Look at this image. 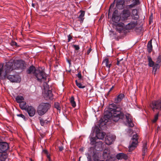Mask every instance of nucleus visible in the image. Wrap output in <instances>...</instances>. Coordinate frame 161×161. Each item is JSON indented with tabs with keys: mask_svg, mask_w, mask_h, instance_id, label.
Here are the masks:
<instances>
[{
	"mask_svg": "<svg viewBox=\"0 0 161 161\" xmlns=\"http://www.w3.org/2000/svg\"><path fill=\"white\" fill-rule=\"evenodd\" d=\"M116 157L118 159H124L126 160L128 158L126 154L123 153H120L117 154Z\"/></svg>",
	"mask_w": 161,
	"mask_h": 161,
	"instance_id": "obj_23",
	"label": "nucleus"
},
{
	"mask_svg": "<svg viewBox=\"0 0 161 161\" xmlns=\"http://www.w3.org/2000/svg\"><path fill=\"white\" fill-rule=\"evenodd\" d=\"M127 1H131V4L126 6L127 9H131L135 8L140 4L139 0H126Z\"/></svg>",
	"mask_w": 161,
	"mask_h": 161,
	"instance_id": "obj_12",
	"label": "nucleus"
},
{
	"mask_svg": "<svg viewBox=\"0 0 161 161\" xmlns=\"http://www.w3.org/2000/svg\"><path fill=\"white\" fill-rule=\"evenodd\" d=\"M43 96L46 100H52L53 98V94L50 90H48L47 92H45L43 94Z\"/></svg>",
	"mask_w": 161,
	"mask_h": 161,
	"instance_id": "obj_16",
	"label": "nucleus"
},
{
	"mask_svg": "<svg viewBox=\"0 0 161 161\" xmlns=\"http://www.w3.org/2000/svg\"><path fill=\"white\" fill-rule=\"evenodd\" d=\"M138 136L136 134V135H134L133 136V137L131 138V141H134V142L136 141V142H138Z\"/></svg>",
	"mask_w": 161,
	"mask_h": 161,
	"instance_id": "obj_35",
	"label": "nucleus"
},
{
	"mask_svg": "<svg viewBox=\"0 0 161 161\" xmlns=\"http://www.w3.org/2000/svg\"><path fill=\"white\" fill-rule=\"evenodd\" d=\"M80 14L79 17V18L80 19L81 21H83L84 18L83 17L84 16L85 12L84 11H80Z\"/></svg>",
	"mask_w": 161,
	"mask_h": 161,
	"instance_id": "obj_34",
	"label": "nucleus"
},
{
	"mask_svg": "<svg viewBox=\"0 0 161 161\" xmlns=\"http://www.w3.org/2000/svg\"><path fill=\"white\" fill-rule=\"evenodd\" d=\"M51 105L48 103H42L39 105L37 109V112L40 116L45 114L50 108Z\"/></svg>",
	"mask_w": 161,
	"mask_h": 161,
	"instance_id": "obj_4",
	"label": "nucleus"
},
{
	"mask_svg": "<svg viewBox=\"0 0 161 161\" xmlns=\"http://www.w3.org/2000/svg\"><path fill=\"white\" fill-rule=\"evenodd\" d=\"M109 63H110V62L109 61L108 59L107 58L105 59L103 62V63L105 64L106 67H108Z\"/></svg>",
	"mask_w": 161,
	"mask_h": 161,
	"instance_id": "obj_37",
	"label": "nucleus"
},
{
	"mask_svg": "<svg viewBox=\"0 0 161 161\" xmlns=\"http://www.w3.org/2000/svg\"><path fill=\"white\" fill-rule=\"evenodd\" d=\"M26 111L30 117L33 116L35 113V109L32 106H28V108L25 110Z\"/></svg>",
	"mask_w": 161,
	"mask_h": 161,
	"instance_id": "obj_15",
	"label": "nucleus"
},
{
	"mask_svg": "<svg viewBox=\"0 0 161 161\" xmlns=\"http://www.w3.org/2000/svg\"><path fill=\"white\" fill-rule=\"evenodd\" d=\"M17 116L19 117H21L23 118L25 120V116L22 114H17Z\"/></svg>",
	"mask_w": 161,
	"mask_h": 161,
	"instance_id": "obj_43",
	"label": "nucleus"
},
{
	"mask_svg": "<svg viewBox=\"0 0 161 161\" xmlns=\"http://www.w3.org/2000/svg\"><path fill=\"white\" fill-rule=\"evenodd\" d=\"M9 148V145L7 142H1V143H0V153L5 152Z\"/></svg>",
	"mask_w": 161,
	"mask_h": 161,
	"instance_id": "obj_13",
	"label": "nucleus"
},
{
	"mask_svg": "<svg viewBox=\"0 0 161 161\" xmlns=\"http://www.w3.org/2000/svg\"><path fill=\"white\" fill-rule=\"evenodd\" d=\"M118 11L117 10L115 9L114 12L112 17V20L113 22L117 23L120 20L121 17L118 14Z\"/></svg>",
	"mask_w": 161,
	"mask_h": 161,
	"instance_id": "obj_10",
	"label": "nucleus"
},
{
	"mask_svg": "<svg viewBox=\"0 0 161 161\" xmlns=\"http://www.w3.org/2000/svg\"><path fill=\"white\" fill-rule=\"evenodd\" d=\"M129 9H124L122 12L121 16V20H125L128 19L129 17H130V13Z\"/></svg>",
	"mask_w": 161,
	"mask_h": 161,
	"instance_id": "obj_11",
	"label": "nucleus"
},
{
	"mask_svg": "<svg viewBox=\"0 0 161 161\" xmlns=\"http://www.w3.org/2000/svg\"><path fill=\"white\" fill-rule=\"evenodd\" d=\"M124 96L125 95L123 94H120L116 97L115 98L114 102L116 103H119L122 100Z\"/></svg>",
	"mask_w": 161,
	"mask_h": 161,
	"instance_id": "obj_22",
	"label": "nucleus"
},
{
	"mask_svg": "<svg viewBox=\"0 0 161 161\" xmlns=\"http://www.w3.org/2000/svg\"><path fill=\"white\" fill-rule=\"evenodd\" d=\"M7 157V155L6 154H0V161H5Z\"/></svg>",
	"mask_w": 161,
	"mask_h": 161,
	"instance_id": "obj_28",
	"label": "nucleus"
},
{
	"mask_svg": "<svg viewBox=\"0 0 161 161\" xmlns=\"http://www.w3.org/2000/svg\"><path fill=\"white\" fill-rule=\"evenodd\" d=\"M12 62H9L6 63L3 66V65L0 64V78L3 80L5 79L10 72L13 70Z\"/></svg>",
	"mask_w": 161,
	"mask_h": 161,
	"instance_id": "obj_2",
	"label": "nucleus"
},
{
	"mask_svg": "<svg viewBox=\"0 0 161 161\" xmlns=\"http://www.w3.org/2000/svg\"><path fill=\"white\" fill-rule=\"evenodd\" d=\"M19 105L21 109L25 110L27 108L28 106H29L27 104L26 102L23 101L19 103Z\"/></svg>",
	"mask_w": 161,
	"mask_h": 161,
	"instance_id": "obj_25",
	"label": "nucleus"
},
{
	"mask_svg": "<svg viewBox=\"0 0 161 161\" xmlns=\"http://www.w3.org/2000/svg\"><path fill=\"white\" fill-rule=\"evenodd\" d=\"M115 5V2L114 1L112 3L109 7V11H108V15H109V14L111 13L113 11V9H114L113 8Z\"/></svg>",
	"mask_w": 161,
	"mask_h": 161,
	"instance_id": "obj_33",
	"label": "nucleus"
},
{
	"mask_svg": "<svg viewBox=\"0 0 161 161\" xmlns=\"http://www.w3.org/2000/svg\"><path fill=\"white\" fill-rule=\"evenodd\" d=\"M37 70V69H36L35 67L33 65H31L27 69L26 72L28 74H33L34 75L36 72V71Z\"/></svg>",
	"mask_w": 161,
	"mask_h": 161,
	"instance_id": "obj_17",
	"label": "nucleus"
},
{
	"mask_svg": "<svg viewBox=\"0 0 161 161\" xmlns=\"http://www.w3.org/2000/svg\"><path fill=\"white\" fill-rule=\"evenodd\" d=\"M73 47L76 50H78L80 49V47L78 45H73Z\"/></svg>",
	"mask_w": 161,
	"mask_h": 161,
	"instance_id": "obj_44",
	"label": "nucleus"
},
{
	"mask_svg": "<svg viewBox=\"0 0 161 161\" xmlns=\"http://www.w3.org/2000/svg\"><path fill=\"white\" fill-rule=\"evenodd\" d=\"M138 142L130 141V145L129 146V152H131L136 147Z\"/></svg>",
	"mask_w": 161,
	"mask_h": 161,
	"instance_id": "obj_18",
	"label": "nucleus"
},
{
	"mask_svg": "<svg viewBox=\"0 0 161 161\" xmlns=\"http://www.w3.org/2000/svg\"><path fill=\"white\" fill-rule=\"evenodd\" d=\"M115 136L113 135L107 136L105 138V143L106 144L110 145L114 141Z\"/></svg>",
	"mask_w": 161,
	"mask_h": 161,
	"instance_id": "obj_14",
	"label": "nucleus"
},
{
	"mask_svg": "<svg viewBox=\"0 0 161 161\" xmlns=\"http://www.w3.org/2000/svg\"><path fill=\"white\" fill-rule=\"evenodd\" d=\"M40 122L41 125L42 126H43L44 125L45 123V120H44L41 117H39L38 118Z\"/></svg>",
	"mask_w": 161,
	"mask_h": 161,
	"instance_id": "obj_36",
	"label": "nucleus"
},
{
	"mask_svg": "<svg viewBox=\"0 0 161 161\" xmlns=\"http://www.w3.org/2000/svg\"><path fill=\"white\" fill-rule=\"evenodd\" d=\"M80 161V159H79V161Z\"/></svg>",
	"mask_w": 161,
	"mask_h": 161,
	"instance_id": "obj_58",
	"label": "nucleus"
},
{
	"mask_svg": "<svg viewBox=\"0 0 161 161\" xmlns=\"http://www.w3.org/2000/svg\"><path fill=\"white\" fill-rule=\"evenodd\" d=\"M152 39L150 40L147 43V51L149 53H151L153 50V46L152 45Z\"/></svg>",
	"mask_w": 161,
	"mask_h": 161,
	"instance_id": "obj_24",
	"label": "nucleus"
},
{
	"mask_svg": "<svg viewBox=\"0 0 161 161\" xmlns=\"http://www.w3.org/2000/svg\"><path fill=\"white\" fill-rule=\"evenodd\" d=\"M12 66L13 70V69H24L26 67V64L24 61L22 60H17L14 62V63Z\"/></svg>",
	"mask_w": 161,
	"mask_h": 161,
	"instance_id": "obj_6",
	"label": "nucleus"
},
{
	"mask_svg": "<svg viewBox=\"0 0 161 161\" xmlns=\"http://www.w3.org/2000/svg\"><path fill=\"white\" fill-rule=\"evenodd\" d=\"M114 86H113L110 89V90L108 92V94L113 89V88H114Z\"/></svg>",
	"mask_w": 161,
	"mask_h": 161,
	"instance_id": "obj_52",
	"label": "nucleus"
},
{
	"mask_svg": "<svg viewBox=\"0 0 161 161\" xmlns=\"http://www.w3.org/2000/svg\"><path fill=\"white\" fill-rule=\"evenodd\" d=\"M148 61V65L150 67H153L154 65L155 64L154 62H153L151 58L149 56H147Z\"/></svg>",
	"mask_w": 161,
	"mask_h": 161,
	"instance_id": "obj_26",
	"label": "nucleus"
},
{
	"mask_svg": "<svg viewBox=\"0 0 161 161\" xmlns=\"http://www.w3.org/2000/svg\"><path fill=\"white\" fill-rule=\"evenodd\" d=\"M59 151H61L64 149V147L63 146H60L58 147Z\"/></svg>",
	"mask_w": 161,
	"mask_h": 161,
	"instance_id": "obj_48",
	"label": "nucleus"
},
{
	"mask_svg": "<svg viewBox=\"0 0 161 161\" xmlns=\"http://www.w3.org/2000/svg\"><path fill=\"white\" fill-rule=\"evenodd\" d=\"M123 111L121 106L114 103L109 104L108 108L105 109L103 118H101L100 120L101 123L106 125L108 120H112L117 122L119 119H124L125 118L128 126L133 127L134 125L132 122L131 116L129 114H125Z\"/></svg>",
	"mask_w": 161,
	"mask_h": 161,
	"instance_id": "obj_1",
	"label": "nucleus"
},
{
	"mask_svg": "<svg viewBox=\"0 0 161 161\" xmlns=\"http://www.w3.org/2000/svg\"><path fill=\"white\" fill-rule=\"evenodd\" d=\"M151 107L153 111L155 109H160L161 111V100L153 101Z\"/></svg>",
	"mask_w": 161,
	"mask_h": 161,
	"instance_id": "obj_9",
	"label": "nucleus"
},
{
	"mask_svg": "<svg viewBox=\"0 0 161 161\" xmlns=\"http://www.w3.org/2000/svg\"><path fill=\"white\" fill-rule=\"evenodd\" d=\"M68 62L69 63H70V62L69 61V60H68Z\"/></svg>",
	"mask_w": 161,
	"mask_h": 161,
	"instance_id": "obj_57",
	"label": "nucleus"
},
{
	"mask_svg": "<svg viewBox=\"0 0 161 161\" xmlns=\"http://www.w3.org/2000/svg\"><path fill=\"white\" fill-rule=\"evenodd\" d=\"M108 153V151L106 150H104L103 151V158H104L106 157H107V154Z\"/></svg>",
	"mask_w": 161,
	"mask_h": 161,
	"instance_id": "obj_41",
	"label": "nucleus"
},
{
	"mask_svg": "<svg viewBox=\"0 0 161 161\" xmlns=\"http://www.w3.org/2000/svg\"><path fill=\"white\" fill-rule=\"evenodd\" d=\"M76 85L80 88H84L85 87V86H83L80 82H78L77 80L75 81Z\"/></svg>",
	"mask_w": 161,
	"mask_h": 161,
	"instance_id": "obj_32",
	"label": "nucleus"
},
{
	"mask_svg": "<svg viewBox=\"0 0 161 161\" xmlns=\"http://www.w3.org/2000/svg\"><path fill=\"white\" fill-rule=\"evenodd\" d=\"M112 64L111 62H110V63L108 64V71L109 72L110 71V68L111 67V66H112Z\"/></svg>",
	"mask_w": 161,
	"mask_h": 161,
	"instance_id": "obj_46",
	"label": "nucleus"
},
{
	"mask_svg": "<svg viewBox=\"0 0 161 161\" xmlns=\"http://www.w3.org/2000/svg\"><path fill=\"white\" fill-rule=\"evenodd\" d=\"M70 103L72 106L74 108L76 106V104L75 102L74 101V97L72 96L70 99Z\"/></svg>",
	"mask_w": 161,
	"mask_h": 161,
	"instance_id": "obj_30",
	"label": "nucleus"
},
{
	"mask_svg": "<svg viewBox=\"0 0 161 161\" xmlns=\"http://www.w3.org/2000/svg\"><path fill=\"white\" fill-rule=\"evenodd\" d=\"M71 39H72V36L70 35H69L68 36V42H69Z\"/></svg>",
	"mask_w": 161,
	"mask_h": 161,
	"instance_id": "obj_47",
	"label": "nucleus"
},
{
	"mask_svg": "<svg viewBox=\"0 0 161 161\" xmlns=\"http://www.w3.org/2000/svg\"><path fill=\"white\" fill-rule=\"evenodd\" d=\"M43 153H45L46 154H48V152H47V150H43Z\"/></svg>",
	"mask_w": 161,
	"mask_h": 161,
	"instance_id": "obj_53",
	"label": "nucleus"
},
{
	"mask_svg": "<svg viewBox=\"0 0 161 161\" xmlns=\"http://www.w3.org/2000/svg\"><path fill=\"white\" fill-rule=\"evenodd\" d=\"M147 150V143H145L143 146L142 148V155L143 156H144L145 155V153H146Z\"/></svg>",
	"mask_w": 161,
	"mask_h": 161,
	"instance_id": "obj_29",
	"label": "nucleus"
},
{
	"mask_svg": "<svg viewBox=\"0 0 161 161\" xmlns=\"http://www.w3.org/2000/svg\"><path fill=\"white\" fill-rule=\"evenodd\" d=\"M54 106V108H56L58 111H59V112H60L61 111V107L59 103L58 102L55 103Z\"/></svg>",
	"mask_w": 161,
	"mask_h": 161,
	"instance_id": "obj_31",
	"label": "nucleus"
},
{
	"mask_svg": "<svg viewBox=\"0 0 161 161\" xmlns=\"http://www.w3.org/2000/svg\"><path fill=\"white\" fill-rule=\"evenodd\" d=\"M11 45L12 46H15L17 47H19V46L17 44V43L16 42L14 41H12L11 42Z\"/></svg>",
	"mask_w": 161,
	"mask_h": 161,
	"instance_id": "obj_42",
	"label": "nucleus"
},
{
	"mask_svg": "<svg viewBox=\"0 0 161 161\" xmlns=\"http://www.w3.org/2000/svg\"><path fill=\"white\" fill-rule=\"evenodd\" d=\"M123 60V59H121L120 60H119L118 59L117 60V65H119V62H120L122 60Z\"/></svg>",
	"mask_w": 161,
	"mask_h": 161,
	"instance_id": "obj_49",
	"label": "nucleus"
},
{
	"mask_svg": "<svg viewBox=\"0 0 161 161\" xmlns=\"http://www.w3.org/2000/svg\"><path fill=\"white\" fill-rule=\"evenodd\" d=\"M88 161H92L91 157H87Z\"/></svg>",
	"mask_w": 161,
	"mask_h": 161,
	"instance_id": "obj_54",
	"label": "nucleus"
},
{
	"mask_svg": "<svg viewBox=\"0 0 161 161\" xmlns=\"http://www.w3.org/2000/svg\"><path fill=\"white\" fill-rule=\"evenodd\" d=\"M156 64H158L161 62V55H159L156 61Z\"/></svg>",
	"mask_w": 161,
	"mask_h": 161,
	"instance_id": "obj_40",
	"label": "nucleus"
},
{
	"mask_svg": "<svg viewBox=\"0 0 161 161\" xmlns=\"http://www.w3.org/2000/svg\"><path fill=\"white\" fill-rule=\"evenodd\" d=\"M106 134L105 132H100V130L99 128H97L96 130V135L95 137H92L90 138V140L91 141L90 143L92 145L95 144V149H97V144H98L99 147H101L102 144L101 142V143L100 144V142L99 143L96 142V138H97L98 139L103 140L104 137V136Z\"/></svg>",
	"mask_w": 161,
	"mask_h": 161,
	"instance_id": "obj_3",
	"label": "nucleus"
},
{
	"mask_svg": "<svg viewBox=\"0 0 161 161\" xmlns=\"http://www.w3.org/2000/svg\"><path fill=\"white\" fill-rule=\"evenodd\" d=\"M158 113H157L154 116V119L152 120L153 123H155L158 120Z\"/></svg>",
	"mask_w": 161,
	"mask_h": 161,
	"instance_id": "obj_39",
	"label": "nucleus"
},
{
	"mask_svg": "<svg viewBox=\"0 0 161 161\" xmlns=\"http://www.w3.org/2000/svg\"><path fill=\"white\" fill-rule=\"evenodd\" d=\"M6 78L12 82H19L21 80L20 77L18 74L13 75H8Z\"/></svg>",
	"mask_w": 161,
	"mask_h": 161,
	"instance_id": "obj_8",
	"label": "nucleus"
},
{
	"mask_svg": "<svg viewBox=\"0 0 161 161\" xmlns=\"http://www.w3.org/2000/svg\"><path fill=\"white\" fill-rule=\"evenodd\" d=\"M92 50V49L91 48H90L87 51V54L88 55H89L90 53L91 52V51Z\"/></svg>",
	"mask_w": 161,
	"mask_h": 161,
	"instance_id": "obj_50",
	"label": "nucleus"
},
{
	"mask_svg": "<svg viewBox=\"0 0 161 161\" xmlns=\"http://www.w3.org/2000/svg\"><path fill=\"white\" fill-rule=\"evenodd\" d=\"M77 77L79 79H81L82 78V76L80 72H79L77 74Z\"/></svg>",
	"mask_w": 161,
	"mask_h": 161,
	"instance_id": "obj_45",
	"label": "nucleus"
},
{
	"mask_svg": "<svg viewBox=\"0 0 161 161\" xmlns=\"http://www.w3.org/2000/svg\"><path fill=\"white\" fill-rule=\"evenodd\" d=\"M137 24V21H131L126 25V28L127 29L131 30L134 28Z\"/></svg>",
	"mask_w": 161,
	"mask_h": 161,
	"instance_id": "obj_19",
	"label": "nucleus"
},
{
	"mask_svg": "<svg viewBox=\"0 0 161 161\" xmlns=\"http://www.w3.org/2000/svg\"><path fill=\"white\" fill-rule=\"evenodd\" d=\"M152 19H153V15H152H152L150 16L149 18V22L150 23Z\"/></svg>",
	"mask_w": 161,
	"mask_h": 161,
	"instance_id": "obj_51",
	"label": "nucleus"
},
{
	"mask_svg": "<svg viewBox=\"0 0 161 161\" xmlns=\"http://www.w3.org/2000/svg\"><path fill=\"white\" fill-rule=\"evenodd\" d=\"M34 76L38 81L41 82L46 80V75L44 71L41 68L37 69Z\"/></svg>",
	"mask_w": 161,
	"mask_h": 161,
	"instance_id": "obj_5",
	"label": "nucleus"
},
{
	"mask_svg": "<svg viewBox=\"0 0 161 161\" xmlns=\"http://www.w3.org/2000/svg\"><path fill=\"white\" fill-rule=\"evenodd\" d=\"M1 142H0V143H1Z\"/></svg>",
	"mask_w": 161,
	"mask_h": 161,
	"instance_id": "obj_59",
	"label": "nucleus"
},
{
	"mask_svg": "<svg viewBox=\"0 0 161 161\" xmlns=\"http://www.w3.org/2000/svg\"><path fill=\"white\" fill-rule=\"evenodd\" d=\"M124 0H117L116 7L119 9H121L123 8Z\"/></svg>",
	"mask_w": 161,
	"mask_h": 161,
	"instance_id": "obj_21",
	"label": "nucleus"
},
{
	"mask_svg": "<svg viewBox=\"0 0 161 161\" xmlns=\"http://www.w3.org/2000/svg\"><path fill=\"white\" fill-rule=\"evenodd\" d=\"M34 4L33 3H32V6L33 7H34Z\"/></svg>",
	"mask_w": 161,
	"mask_h": 161,
	"instance_id": "obj_56",
	"label": "nucleus"
},
{
	"mask_svg": "<svg viewBox=\"0 0 161 161\" xmlns=\"http://www.w3.org/2000/svg\"><path fill=\"white\" fill-rule=\"evenodd\" d=\"M153 71L154 70L155 72H156L158 67H159V64H154V65L153 67Z\"/></svg>",
	"mask_w": 161,
	"mask_h": 161,
	"instance_id": "obj_38",
	"label": "nucleus"
},
{
	"mask_svg": "<svg viewBox=\"0 0 161 161\" xmlns=\"http://www.w3.org/2000/svg\"><path fill=\"white\" fill-rule=\"evenodd\" d=\"M48 122V121L47 120H45V123H46L47 124Z\"/></svg>",
	"mask_w": 161,
	"mask_h": 161,
	"instance_id": "obj_55",
	"label": "nucleus"
},
{
	"mask_svg": "<svg viewBox=\"0 0 161 161\" xmlns=\"http://www.w3.org/2000/svg\"><path fill=\"white\" fill-rule=\"evenodd\" d=\"M91 150H93V155H92V158L93 161H105L103 160H100L101 154L97 152L96 149L93 147H91Z\"/></svg>",
	"mask_w": 161,
	"mask_h": 161,
	"instance_id": "obj_7",
	"label": "nucleus"
},
{
	"mask_svg": "<svg viewBox=\"0 0 161 161\" xmlns=\"http://www.w3.org/2000/svg\"><path fill=\"white\" fill-rule=\"evenodd\" d=\"M132 19L136 20L138 19L139 17L138 14L137 10L136 9H133L132 11Z\"/></svg>",
	"mask_w": 161,
	"mask_h": 161,
	"instance_id": "obj_20",
	"label": "nucleus"
},
{
	"mask_svg": "<svg viewBox=\"0 0 161 161\" xmlns=\"http://www.w3.org/2000/svg\"><path fill=\"white\" fill-rule=\"evenodd\" d=\"M15 99L17 103H20L23 101L24 98L22 96H18L15 98Z\"/></svg>",
	"mask_w": 161,
	"mask_h": 161,
	"instance_id": "obj_27",
	"label": "nucleus"
}]
</instances>
